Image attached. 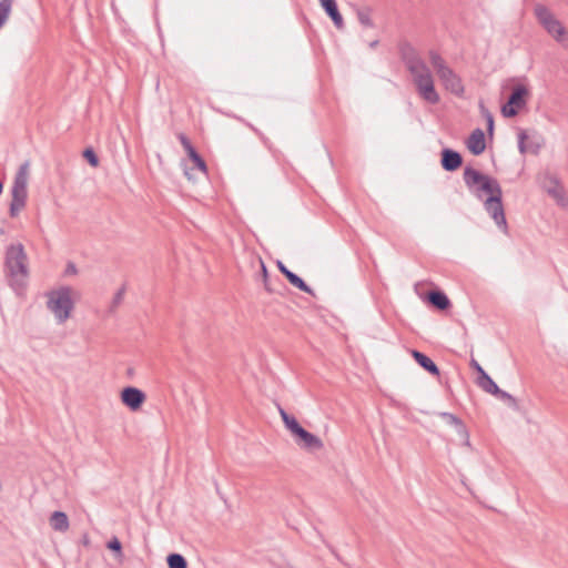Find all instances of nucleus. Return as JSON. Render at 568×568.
<instances>
[{"label":"nucleus","mask_w":568,"mask_h":568,"mask_svg":"<svg viewBox=\"0 0 568 568\" xmlns=\"http://www.w3.org/2000/svg\"><path fill=\"white\" fill-rule=\"evenodd\" d=\"M412 356L415 359V362L432 376H439L440 371L430 357H428L427 355L417 349L412 351Z\"/></svg>","instance_id":"18"},{"label":"nucleus","mask_w":568,"mask_h":568,"mask_svg":"<svg viewBox=\"0 0 568 568\" xmlns=\"http://www.w3.org/2000/svg\"><path fill=\"white\" fill-rule=\"evenodd\" d=\"M29 162H24L20 165L16 176L11 192L27 193Z\"/></svg>","instance_id":"19"},{"label":"nucleus","mask_w":568,"mask_h":568,"mask_svg":"<svg viewBox=\"0 0 568 568\" xmlns=\"http://www.w3.org/2000/svg\"><path fill=\"white\" fill-rule=\"evenodd\" d=\"M477 385L483 390L494 396H496V394L500 390L498 385L493 381V378L487 373H484L481 377H477Z\"/></svg>","instance_id":"25"},{"label":"nucleus","mask_w":568,"mask_h":568,"mask_svg":"<svg viewBox=\"0 0 568 568\" xmlns=\"http://www.w3.org/2000/svg\"><path fill=\"white\" fill-rule=\"evenodd\" d=\"M426 301L428 304L439 311H446L452 305L448 296L440 290H432L427 292Z\"/></svg>","instance_id":"17"},{"label":"nucleus","mask_w":568,"mask_h":568,"mask_svg":"<svg viewBox=\"0 0 568 568\" xmlns=\"http://www.w3.org/2000/svg\"><path fill=\"white\" fill-rule=\"evenodd\" d=\"M145 399L146 396L144 392L136 387L126 386L121 390L122 403L132 412L139 410L142 407Z\"/></svg>","instance_id":"9"},{"label":"nucleus","mask_w":568,"mask_h":568,"mask_svg":"<svg viewBox=\"0 0 568 568\" xmlns=\"http://www.w3.org/2000/svg\"><path fill=\"white\" fill-rule=\"evenodd\" d=\"M415 87L420 98L426 102L437 104L440 101V97L435 89L433 75L429 78H422Z\"/></svg>","instance_id":"10"},{"label":"nucleus","mask_w":568,"mask_h":568,"mask_svg":"<svg viewBox=\"0 0 568 568\" xmlns=\"http://www.w3.org/2000/svg\"><path fill=\"white\" fill-rule=\"evenodd\" d=\"M166 564L169 568H187L186 559L176 552H172L166 557Z\"/></svg>","instance_id":"29"},{"label":"nucleus","mask_w":568,"mask_h":568,"mask_svg":"<svg viewBox=\"0 0 568 568\" xmlns=\"http://www.w3.org/2000/svg\"><path fill=\"white\" fill-rule=\"evenodd\" d=\"M372 8L371 7H361L356 9V17L358 22L365 28H374V22L372 19Z\"/></svg>","instance_id":"26"},{"label":"nucleus","mask_w":568,"mask_h":568,"mask_svg":"<svg viewBox=\"0 0 568 568\" xmlns=\"http://www.w3.org/2000/svg\"><path fill=\"white\" fill-rule=\"evenodd\" d=\"M534 13L538 22L557 42L567 40V31L564 24L554 16L550 9L544 4H536Z\"/></svg>","instance_id":"5"},{"label":"nucleus","mask_w":568,"mask_h":568,"mask_svg":"<svg viewBox=\"0 0 568 568\" xmlns=\"http://www.w3.org/2000/svg\"><path fill=\"white\" fill-rule=\"evenodd\" d=\"M467 149L474 155L481 154L486 149L485 133L481 129H475L467 139Z\"/></svg>","instance_id":"14"},{"label":"nucleus","mask_w":568,"mask_h":568,"mask_svg":"<svg viewBox=\"0 0 568 568\" xmlns=\"http://www.w3.org/2000/svg\"><path fill=\"white\" fill-rule=\"evenodd\" d=\"M83 158L91 166L95 168L99 165V158L92 148H88L83 151Z\"/></svg>","instance_id":"31"},{"label":"nucleus","mask_w":568,"mask_h":568,"mask_svg":"<svg viewBox=\"0 0 568 568\" xmlns=\"http://www.w3.org/2000/svg\"><path fill=\"white\" fill-rule=\"evenodd\" d=\"M277 408L285 427L295 436L303 427L297 419L293 415H290L282 406L277 405Z\"/></svg>","instance_id":"23"},{"label":"nucleus","mask_w":568,"mask_h":568,"mask_svg":"<svg viewBox=\"0 0 568 568\" xmlns=\"http://www.w3.org/2000/svg\"><path fill=\"white\" fill-rule=\"evenodd\" d=\"M470 367L477 373V377H481L486 371L481 367V365L475 359L471 358L469 362Z\"/></svg>","instance_id":"35"},{"label":"nucleus","mask_w":568,"mask_h":568,"mask_svg":"<svg viewBox=\"0 0 568 568\" xmlns=\"http://www.w3.org/2000/svg\"><path fill=\"white\" fill-rule=\"evenodd\" d=\"M2 190H3V184H2V182H0V194L2 193Z\"/></svg>","instance_id":"41"},{"label":"nucleus","mask_w":568,"mask_h":568,"mask_svg":"<svg viewBox=\"0 0 568 568\" xmlns=\"http://www.w3.org/2000/svg\"><path fill=\"white\" fill-rule=\"evenodd\" d=\"M50 526L53 530L64 532L69 529V518L64 511H53L50 519Z\"/></svg>","instance_id":"21"},{"label":"nucleus","mask_w":568,"mask_h":568,"mask_svg":"<svg viewBox=\"0 0 568 568\" xmlns=\"http://www.w3.org/2000/svg\"><path fill=\"white\" fill-rule=\"evenodd\" d=\"M437 77L447 91L456 97L464 95L465 87L463 84V80L450 67L440 72Z\"/></svg>","instance_id":"8"},{"label":"nucleus","mask_w":568,"mask_h":568,"mask_svg":"<svg viewBox=\"0 0 568 568\" xmlns=\"http://www.w3.org/2000/svg\"><path fill=\"white\" fill-rule=\"evenodd\" d=\"M108 548L115 552L116 555H122V545H121V541L116 538V537H113L109 542H108Z\"/></svg>","instance_id":"32"},{"label":"nucleus","mask_w":568,"mask_h":568,"mask_svg":"<svg viewBox=\"0 0 568 568\" xmlns=\"http://www.w3.org/2000/svg\"><path fill=\"white\" fill-rule=\"evenodd\" d=\"M439 416L444 418L448 424L453 425L458 435L463 438L464 445L470 447L469 432L464 422L456 415L447 412L439 413Z\"/></svg>","instance_id":"15"},{"label":"nucleus","mask_w":568,"mask_h":568,"mask_svg":"<svg viewBox=\"0 0 568 568\" xmlns=\"http://www.w3.org/2000/svg\"><path fill=\"white\" fill-rule=\"evenodd\" d=\"M4 273L9 286L20 294L27 286L29 277L28 256L21 243L10 244L6 250Z\"/></svg>","instance_id":"2"},{"label":"nucleus","mask_w":568,"mask_h":568,"mask_svg":"<svg viewBox=\"0 0 568 568\" xmlns=\"http://www.w3.org/2000/svg\"><path fill=\"white\" fill-rule=\"evenodd\" d=\"M253 130H254L256 133H258V134L261 135V138H262V140H263L264 144H265L270 150H272V145H271V143H270V141H268V139H266L265 136H263V135L257 131V129H253Z\"/></svg>","instance_id":"38"},{"label":"nucleus","mask_w":568,"mask_h":568,"mask_svg":"<svg viewBox=\"0 0 568 568\" xmlns=\"http://www.w3.org/2000/svg\"><path fill=\"white\" fill-rule=\"evenodd\" d=\"M89 542H90V541H89V538L85 536V537H84V539H83V544H84V545H89Z\"/></svg>","instance_id":"40"},{"label":"nucleus","mask_w":568,"mask_h":568,"mask_svg":"<svg viewBox=\"0 0 568 568\" xmlns=\"http://www.w3.org/2000/svg\"><path fill=\"white\" fill-rule=\"evenodd\" d=\"M538 180L541 189L556 200L559 205L566 206L568 204L565 189L557 175L545 172L538 178Z\"/></svg>","instance_id":"6"},{"label":"nucleus","mask_w":568,"mask_h":568,"mask_svg":"<svg viewBox=\"0 0 568 568\" xmlns=\"http://www.w3.org/2000/svg\"><path fill=\"white\" fill-rule=\"evenodd\" d=\"M495 397L503 402H506L508 406H510L511 408L518 409V402L511 394L500 389Z\"/></svg>","instance_id":"30"},{"label":"nucleus","mask_w":568,"mask_h":568,"mask_svg":"<svg viewBox=\"0 0 568 568\" xmlns=\"http://www.w3.org/2000/svg\"><path fill=\"white\" fill-rule=\"evenodd\" d=\"M178 139L180 140L189 159L193 162L194 168L197 169L199 171H201L204 175H206L207 174V165H206L204 159L199 154V152L192 145L189 138L184 133H179Z\"/></svg>","instance_id":"11"},{"label":"nucleus","mask_w":568,"mask_h":568,"mask_svg":"<svg viewBox=\"0 0 568 568\" xmlns=\"http://www.w3.org/2000/svg\"><path fill=\"white\" fill-rule=\"evenodd\" d=\"M325 13L332 19L334 26L341 30L344 28V20L338 10L336 0H320Z\"/></svg>","instance_id":"16"},{"label":"nucleus","mask_w":568,"mask_h":568,"mask_svg":"<svg viewBox=\"0 0 568 568\" xmlns=\"http://www.w3.org/2000/svg\"><path fill=\"white\" fill-rule=\"evenodd\" d=\"M124 292H125V288L124 287H121L113 296V300H112V308H115L116 306H119L122 301H123V296H124Z\"/></svg>","instance_id":"34"},{"label":"nucleus","mask_w":568,"mask_h":568,"mask_svg":"<svg viewBox=\"0 0 568 568\" xmlns=\"http://www.w3.org/2000/svg\"><path fill=\"white\" fill-rule=\"evenodd\" d=\"M77 273H78V268H77L75 264L72 262L68 263L67 268H65V274L74 275Z\"/></svg>","instance_id":"37"},{"label":"nucleus","mask_w":568,"mask_h":568,"mask_svg":"<svg viewBox=\"0 0 568 568\" xmlns=\"http://www.w3.org/2000/svg\"><path fill=\"white\" fill-rule=\"evenodd\" d=\"M378 43H379L378 40H374V41L369 42L368 45H369L371 49H375L378 45Z\"/></svg>","instance_id":"39"},{"label":"nucleus","mask_w":568,"mask_h":568,"mask_svg":"<svg viewBox=\"0 0 568 568\" xmlns=\"http://www.w3.org/2000/svg\"><path fill=\"white\" fill-rule=\"evenodd\" d=\"M276 266H277L278 271H280V272H281L285 277H286V276H287V274L291 272V271L286 267V265H285L282 261H280V260L276 262Z\"/></svg>","instance_id":"36"},{"label":"nucleus","mask_w":568,"mask_h":568,"mask_svg":"<svg viewBox=\"0 0 568 568\" xmlns=\"http://www.w3.org/2000/svg\"><path fill=\"white\" fill-rule=\"evenodd\" d=\"M398 51L402 61L413 77L414 84L418 83L422 78H429L432 75L426 62L420 58L417 50L409 42H400Z\"/></svg>","instance_id":"3"},{"label":"nucleus","mask_w":568,"mask_h":568,"mask_svg":"<svg viewBox=\"0 0 568 568\" xmlns=\"http://www.w3.org/2000/svg\"><path fill=\"white\" fill-rule=\"evenodd\" d=\"M480 108L484 111V114L487 120V131L491 134L494 131V118H493L491 113L485 109L483 103L480 104Z\"/></svg>","instance_id":"33"},{"label":"nucleus","mask_w":568,"mask_h":568,"mask_svg":"<svg viewBox=\"0 0 568 568\" xmlns=\"http://www.w3.org/2000/svg\"><path fill=\"white\" fill-rule=\"evenodd\" d=\"M286 280L290 282V284L297 287L302 292L315 296L314 291L305 283V281L292 271L287 274Z\"/></svg>","instance_id":"27"},{"label":"nucleus","mask_w":568,"mask_h":568,"mask_svg":"<svg viewBox=\"0 0 568 568\" xmlns=\"http://www.w3.org/2000/svg\"><path fill=\"white\" fill-rule=\"evenodd\" d=\"M527 133L525 130H520L518 133V149L521 154H526L527 152H530L532 154H538L540 150V143L530 141L529 143H526L527 140Z\"/></svg>","instance_id":"22"},{"label":"nucleus","mask_w":568,"mask_h":568,"mask_svg":"<svg viewBox=\"0 0 568 568\" xmlns=\"http://www.w3.org/2000/svg\"><path fill=\"white\" fill-rule=\"evenodd\" d=\"M251 264L252 266L258 265L260 267V276L263 281L264 288L267 293L272 294L275 292V290L271 286L270 278H268V272L267 267L263 261V258L258 255L252 254L251 255Z\"/></svg>","instance_id":"20"},{"label":"nucleus","mask_w":568,"mask_h":568,"mask_svg":"<svg viewBox=\"0 0 568 568\" xmlns=\"http://www.w3.org/2000/svg\"><path fill=\"white\" fill-rule=\"evenodd\" d=\"M11 195L9 213L11 217H16L26 205L27 193L11 192Z\"/></svg>","instance_id":"24"},{"label":"nucleus","mask_w":568,"mask_h":568,"mask_svg":"<svg viewBox=\"0 0 568 568\" xmlns=\"http://www.w3.org/2000/svg\"><path fill=\"white\" fill-rule=\"evenodd\" d=\"M464 182L466 186L475 193V195L481 199L483 193L489 194L484 202L485 210L489 213L495 223L507 232V221L503 206V190L499 182L481 172L466 166L464 169Z\"/></svg>","instance_id":"1"},{"label":"nucleus","mask_w":568,"mask_h":568,"mask_svg":"<svg viewBox=\"0 0 568 568\" xmlns=\"http://www.w3.org/2000/svg\"><path fill=\"white\" fill-rule=\"evenodd\" d=\"M71 293L72 288L70 286H62L48 294L47 306L60 323L65 322L74 308Z\"/></svg>","instance_id":"4"},{"label":"nucleus","mask_w":568,"mask_h":568,"mask_svg":"<svg viewBox=\"0 0 568 568\" xmlns=\"http://www.w3.org/2000/svg\"><path fill=\"white\" fill-rule=\"evenodd\" d=\"M463 164V156L459 152L445 148L440 153V165L447 172L458 170Z\"/></svg>","instance_id":"13"},{"label":"nucleus","mask_w":568,"mask_h":568,"mask_svg":"<svg viewBox=\"0 0 568 568\" xmlns=\"http://www.w3.org/2000/svg\"><path fill=\"white\" fill-rule=\"evenodd\" d=\"M528 90L525 85H516L508 97L507 103L501 106V113L505 118H514L518 114V110L526 105V97Z\"/></svg>","instance_id":"7"},{"label":"nucleus","mask_w":568,"mask_h":568,"mask_svg":"<svg viewBox=\"0 0 568 568\" xmlns=\"http://www.w3.org/2000/svg\"><path fill=\"white\" fill-rule=\"evenodd\" d=\"M294 437L297 445L303 449L315 452L324 447L322 439L305 428H302Z\"/></svg>","instance_id":"12"},{"label":"nucleus","mask_w":568,"mask_h":568,"mask_svg":"<svg viewBox=\"0 0 568 568\" xmlns=\"http://www.w3.org/2000/svg\"><path fill=\"white\" fill-rule=\"evenodd\" d=\"M428 55H429V62L433 65L434 70L436 71L437 75L448 68V65L446 64V61L437 51L430 50Z\"/></svg>","instance_id":"28"}]
</instances>
